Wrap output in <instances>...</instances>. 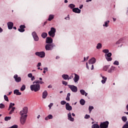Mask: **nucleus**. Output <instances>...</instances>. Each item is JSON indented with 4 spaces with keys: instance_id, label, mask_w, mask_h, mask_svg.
<instances>
[{
    "instance_id": "f257e3e1",
    "label": "nucleus",
    "mask_w": 128,
    "mask_h": 128,
    "mask_svg": "<svg viewBox=\"0 0 128 128\" xmlns=\"http://www.w3.org/2000/svg\"><path fill=\"white\" fill-rule=\"evenodd\" d=\"M30 88L32 92H38V90H40V84L34 83L30 86Z\"/></svg>"
},
{
    "instance_id": "f03ea898",
    "label": "nucleus",
    "mask_w": 128,
    "mask_h": 128,
    "mask_svg": "<svg viewBox=\"0 0 128 128\" xmlns=\"http://www.w3.org/2000/svg\"><path fill=\"white\" fill-rule=\"evenodd\" d=\"M54 48H56V44H47L45 46L46 50H52Z\"/></svg>"
},
{
    "instance_id": "7ed1b4c3",
    "label": "nucleus",
    "mask_w": 128,
    "mask_h": 128,
    "mask_svg": "<svg viewBox=\"0 0 128 128\" xmlns=\"http://www.w3.org/2000/svg\"><path fill=\"white\" fill-rule=\"evenodd\" d=\"M56 32V30L54 28H51L50 30L48 32V34L50 36H51V38H54Z\"/></svg>"
},
{
    "instance_id": "20e7f679",
    "label": "nucleus",
    "mask_w": 128,
    "mask_h": 128,
    "mask_svg": "<svg viewBox=\"0 0 128 128\" xmlns=\"http://www.w3.org/2000/svg\"><path fill=\"white\" fill-rule=\"evenodd\" d=\"M28 114V107H24L22 110L20 112L21 116H24Z\"/></svg>"
},
{
    "instance_id": "39448f33",
    "label": "nucleus",
    "mask_w": 128,
    "mask_h": 128,
    "mask_svg": "<svg viewBox=\"0 0 128 128\" xmlns=\"http://www.w3.org/2000/svg\"><path fill=\"white\" fill-rule=\"evenodd\" d=\"M108 124H110L108 121L102 122L100 124V128H108Z\"/></svg>"
},
{
    "instance_id": "423d86ee",
    "label": "nucleus",
    "mask_w": 128,
    "mask_h": 128,
    "mask_svg": "<svg viewBox=\"0 0 128 128\" xmlns=\"http://www.w3.org/2000/svg\"><path fill=\"white\" fill-rule=\"evenodd\" d=\"M26 118H28V114L24 115V116H21L20 118V122L22 124H26Z\"/></svg>"
},
{
    "instance_id": "0eeeda50",
    "label": "nucleus",
    "mask_w": 128,
    "mask_h": 128,
    "mask_svg": "<svg viewBox=\"0 0 128 128\" xmlns=\"http://www.w3.org/2000/svg\"><path fill=\"white\" fill-rule=\"evenodd\" d=\"M69 88L71 90L72 92H78V87L74 85H68Z\"/></svg>"
},
{
    "instance_id": "6e6552de",
    "label": "nucleus",
    "mask_w": 128,
    "mask_h": 128,
    "mask_svg": "<svg viewBox=\"0 0 128 128\" xmlns=\"http://www.w3.org/2000/svg\"><path fill=\"white\" fill-rule=\"evenodd\" d=\"M35 54L38 56H39V58H42L46 56V53L44 52H36Z\"/></svg>"
},
{
    "instance_id": "1a4fd4ad",
    "label": "nucleus",
    "mask_w": 128,
    "mask_h": 128,
    "mask_svg": "<svg viewBox=\"0 0 128 128\" xmlns=\"http://www.w3.org/2000/svg\"><path fill=\"white\" fill-rule=\"evenodd\" d=\"M32 36L35 42H38L40 38H38V34H36V32H32Z\"/></svg>"
},
{
    "instance_id": "9d476101",
    "label": "nucleus",
    "mask_w": 128,
    "mask_h": 128,
    "mask_svg": "<svg viewBox=\"0 0 128 128\" xmlns=\"http://www.w3.org/2000/svg\"><path fill=\"white\" fill-rule=\"evenodd\" d=\"M112 53L109 52L105 54V58L108 62H112Z\"/></svg>"
},
{
    "instance_id": "9b49d317",
    "label": "nucleus",
    "mask_w": 128,
    "mask_h": 128,
    "mask_svg": "<svg viewBox=\"0 0 128 128\" xmlns=\"http://www.w3.org/2000/svg\"><path fill=\"white\" fill-rule=\"evenodd\" d=\"M14 78L16 82H22V78L20 77H18V74H15L14 76Z\"/></svg>"
},
{
    "instance_id": "f8f14e48",
    "label": "nucleus",
    "mask_w": 128,
    "mask_h": 128,
    "mask_svg": "<svg viewBox=\"0 0 128 128\" xmlns=\"http://www.w3.org/2000/svg\"><path fill=\"white\" fill-rule=\"evenodd\" d=\"M74 74V78H73L74 82L76 84H78V80H80V76L76 74Z\"/></svg>"
},
{
    "instance_id": "ddd939ff",
    "label": "nucleus",
    "mask_w": 128,
    "mask_h": 128,
    "mask_svg": "<svg viewBox=\"0 0 128 128\" xmlns=\"http://www.w3.org/2000/svg\"><path fill=\"white\" fill-rule=\"evenodd\" d=\"M46 44H52V38L50 37H48L46 38Z\"/></svg>"
},
{
    "instance_id": "4468645a",
    "label": "nucleus",
    "mask_w": 128,
    "mask_h": 128,
    "mask_svg": "<svg viewBox=\"0 0 128 128\" xmlns=\"http://www.w3.org/2000/svg\"><path fill=\"white\" fill-rule=\"evenodd\" d=\"M24 28H26V26L24 25H21L20 26V28L18 29V30L20 32H24Z\"/></svg>"
},
{
    "instance_id": "2eb2a0df",
    "label": "nucleus",
    "mask_w": 128,
    "mask_h": 128,
    "mask_svg": "<svg viewBox=\"0 0 128 128\" xmlns=\"http://www.w3.org/2000/svg\"><path fill=\"white\" fill-rule=\"evenodd\" d=\"M96 58H92L90 60H89L88 64H96Z\"/></svg>"
},
{
    "instance_id": "dca6fc26",
    "label": "nucleus",
    "mask_w": 128,
    "mask_h": 128,
    "mask_svg": "<svg viewBox=\"0 0 128 128\" xmlns=\"http://www.w3.org/2000/svg\"><path fill=\"white\" fill-rule=\"evenodd\" d=\"M66 108L67 110L70 112V110H72V107L70 106V103H66Z\"/></svg>"
},
{
    "instance_id": "f3484780",
    "label": "nucleus",
    "mask_w": 128,
    "mask_h": 128,
    "mask_svg": "<svg viewBox=\"0 0 128 128\" xmlns=\"http://www.w3.org/2000/svg\"><path fill=\"white\" fill-rule=\"evenodd\" d=\"M68 120H70V122L74 121V118L72 117V113L69 112L68 114Z\"/></svg>"
},
{
    "instance_id": "a211bd4d",
    "label": "nucleus",
    "mask_w": 128,
    "mask_h": 128,
    "mask_svg": "<svg viewBox=\"0 0 128 128\" xmlns=\"http://www.w3.org/2000/svg\"><path fill=\"white\" fill-rule=\"evenodd\" d=\"M100 76L101 78H102V83L103 84H104V83L106 82V80H108V78L106 77H105L102 76V74H100Z\"/></svg>"
},
{
    "instance_id": "6ab92c4d",
    "label": "nucleus",
    "mask_w": 128,
    "mask_h": 128,
    "mask_svg": "<svg viewBox=\"0 0 128 128\" xmlns=\"http://www.w3.org/2000/svg\"><path fill=\"white\" fill-rule=\"evenodd\" d=\"M80 10L78 8H72V12H75L76 14H80Z\"/></svg>"
},
{
    "instance_id": "aec40b11",
    "label": "nucleus",
    "mask_w": 128,
    "mask_h": 128,
    "mask_svg": "<svg viewBox=\"0 0 128 128\" xmlns=\"http://www.w3.org/2000/svg\"><path fill=\"white\" fill-rule=\"evenodd\" d=\"M7 24L8 30H12V26H14V23L12 22H8Z\"/></svg>"
},
{
    "instance_id": "412c9836",
    "label": "nucleus",
    "mask_w": 128,
    "mask_h": 128,
    "mask_svg": "<svg viewBox=\"0 0 128 128\" xmlns=\"http://www.w3.org/2000/svg\"><path fill=\"white\" fill-rule=\"evenodd\" d=\"M14 92V94H16V96H20L22 94V92H20L18 90H15Z\"/></svg>"
},
{
    "instance_id": "4be33fe9",
    "label": "nucleus",
    "mask_w": 128,
    "mask_h": 128,
    "mask_svg": "<svg viewBox=\"0 0 128 128\" xmlns=\"http://www.w3.org/2000/svg\"><path fill=\"white\" fill-rule=\"evenodd\" d=\"M33 84H44V82L40 80H36L33 82Z\"/></svg>"
},
{
    "instance_id": "5701e85b",
    "label": "nucleus",
    "mask_w": 128,
    "mask_h": 128,
    "mask_svg": "<svg viewBox=\"0 0 128 128\" xmlns=\"http://www.w3.org/2000/svg\"><path fill=\"white\" fill-rule=\"evenodd\" d=\"M47 96H48V91L45 90L42 93V98H46Z\"/></svg>"
},
{
    "instance_id": "b1692460",
    "label": "nucleus",
    "mask_w": 128,
    "mask_h": 128,
    "mask_svg": "<svg viewBox=\"0 0 128 128\" xmlns=\"http://www.w3.org/2000/svg\"><path fill=\"white\" fill-rule=\"evenodd\" d=\"M114 68H116L114 66H112L108 70V72L109 73L114 72Z\"/></svg>"
},
{
    "instance_id": "393cba45",
    "label": "nucleus",
    "mask_w": 128,
    "mask_h": 128,
    "mask_svg": "<svg viewBox=\"0 0 128 128\" xmlns=\"http://www.w3.org/2000/svg\"><path fill=\"white\" fill-rule=\"evenodd\" d=\"M52 115L49 114L46 118H45V120H52Z\"/></svg>"
},
{
    "instance_id": "a878e982",
    "label": "nucleus",
    "mask_w": 128,
    "mask_h": 128,
    "mask_svg": "<svg viewBox=\"0 0 128 128\" xmlns=\"http://www.w3.org/2000/svg\"><path fill=\"white\" fill-rule=\"evenodd\" d=\"M62 78H64V80H68V75L64 74L62 75Z\"/></svg>"
},
{
    "instance_id": "bb28decb",
    "label": "nucleus",
    "mask_w": 128,
    "mask_h": 128,
    "mask_svg": "<svg viewBox=\"0 0 128 128\" xmlns=\"http://www.w3.org/2000/svg\"><path fill=\"white\" fill-rule=\"evenodd\" d=\"M13 106H14V104L10 102L8 108V110H10V108H14Z\"/></svg>"
},
{
    "instance_id": "cd10ccee",
    "label": "nucleus",
    "mask_w": 128,
    "mask_h": 128,
    "mask_svg": "<svg viewBox=\"0 0 128 128\" xmlns=\"http://www.w3.org/2000/svg\"><path fill=\"white\" fill-rule=\"evenodd\" d=\"M54 16L52 15V14H50L48 18V20H49V22H50V20H54Z\"/></svg>"
},
{
    "instance_id": "c85d7f7f",
    "label": "nucleus",
    "mask_w": 128,
    "mask_h": 128,
    "mask_svg": "<svg viewBox=\"0 0 128 128\" xmlns=\"http://www.w3.org/2000/svg\"><path fill=\"white\" fill-rule=\"evenodd\" d=\"M108 24H110V20H107V21L105 22L104 24H103V26L108 28Z\"/></svg>"
},
{
    "instance_id": "c756f323",
    "label": "nucleus",
    "mask_w": 128,
    "mask_h": 128,
    "mask_svg": "<svg viewBox=\"0 0 128 128\" xmlns=\"http://www.w3.org/2000/svg\"><path fill=\"white\" fill-rule=\"evenodd\" d=\"M102 48V44L98 43L97 44L96 48L97 50H100Z\"/></svg>"
},
{
    "instance_id": "7c9ffc66",
    "label": "nucleus",
    "mask_w": 128,
    "mask_h": 128,
    "mask_svg": "<svg viewBox=\"0 0 128 128\" xmlns=\"http://www.w3.org/2000/svg\"><path fill=\"white\" fill-rule=\"evenodd\" d=\"M42 38H46L48 36V34L46 32H42Z\"/></svg>"
},
{
    "instance_id": "2f4dec72",
    "label": "nucleus",
    "mask_w": 128,
    "mask_h": 128,
    "mask_svg": "<svg viewBox=\"0 0 128 128\" xmlns=\"http://www.w3.org/2000/svg\"><path fill=\"white\" fill-rule=\"evenodd\" d=\"M15 110H16V107L12 108V110L9 112V114H12Z\"/></svg>"
},
{
    "instance_id": "473e14b6",
    "label": "nucleus",
    "mask_w": 128,
    "mask_h": 128,
    "mask_svg": "<svg viewBox=\"0 0 128 128\" xmlns=\"http://www.w3.org/2000/svg\"><path fill=\"white\" fill-rule=\"evenodd\" d=\"M84 104H86V101L84 99H81L80 100V104L82 106H84Z\"/></svg>"
},
{
    "instance_id": "72a5a7b5",
    "label": "nucleus",
    "mask_w": 128,
    "mask_h": 128,
    "mask_svg": "<svg viewBox=\"0 0 128 128\" xmlns=\"http://www.w3.org/2000/svg\"><path fill=\"white\" fill-rule=\"evenodd\" d=\"M92 128H100V126L98 124H94L92 125Z\"/></svg>"
},
{
    "instance_id": "f704fd0d",
    "label": "nucleus",
    "mask_w": 128,
    "mask_h": 128,
    "mask_svg": "<svg viewBox=\"0 0 128 128\" xmlns=\"http://www.w3.org/2000/svg\"><path fill=\"white\" fill-rule=\"evenodd\" d=\"M70 93H68L67 94V96L66 98V100H68V102H70Z\"/></svg>"
},
{
    "instance_id": "c9c22d12",
    "label": "nucleus",
    "mask_w": 128,
    "mask_h": 128,
    "mask_svg": "<svg viewBox=\"0 0 128 128\" xmlns=\"http://www.w3.org/2000/svg\"><path fill=\"white\" fill-rule=\"evenodd\" d=\"M109 68H110V66H106L104 67L103 70H105V72H106V70H108Z\"/></svg>"
},
{
    "instance_id": "e433bc0d",
    "label": "nucleus",
    "mask_w": 128,
    "mask_h": 128,
    "mask_svg": "<svg viewBox=\"0 0 128 128\" xmlns=\"http://www.w3.org/2000/svg\"><path fill=\"white\" fill-rule=\"evenodd\" d=\"M122 121L124 122H126V120H128V118H126V116H123L122 118Z\"/></svg>"
},
{
    "instance_id": "4c0bfd02",
    "label": "nucleus",
    "mask_w": 128,
    "mask_h": 128,
    "mask_svg": "<svg viewBox=\"0 0 128 128\" xmlns=\"http://www.w3.org/2000/svg\"><path fill=\"white\" fill-rule=\"evenodd\" d=\"M11 118L12 117L10 116H6L4 118V120H6V122H8V120H10Z\"/></svg>"
},
{
    "instance_id": "58836bf2",
    "label": "nucleus",
    "mask_w": 128,
    "mask_h": 128,
    "mask_svg": "<svg viewBox=\"0 0 128 128\" xmlns=\"http://www.w3.org/2000/svg\"><path fill=\"white\" fill-rule=\"evenodd\" d=\"M24 90H26V85L23 84L20 88V90L22 92H24Z\"/></svg>"
},
{
    "instance_id": "ea45409f",
    "label": "nucleus",
    "mask_w": 128,
    "mask_h": 128,
    "mask_svg": "<svg viewBox=\"0 0 128 128\" xmlns=\"http://www.w3.org/2000/svg\"><path fill=\"white\" fill-rule=\"evenodd\" d=\"M80 92L82 96H84V94H86V91L84 90H80Z\"/></svg>"
},
{
    "instance_id": "a19ab883",
    "label": "nucleus",
    "mask_w": 128,
    "mask_h": 128,
    "mask_svg": "<svg viewBox=\"0 0 128 128\" xmlns=\"http://www.w3.org/2000/svg\"><path fill=\"white\" fill-rule=\"evenodd\" d=\"M122 128H128V121H126V124L124 125Z\"/></svg>"
},
{
    "instance_id": "79ce46f5",
    "label": "nucleus",
    "mask_w": 128,
    "mask_h": 128,
    "mask_svg": "<svg viewBox=\"0 0 128 128\" xmlns=\"http://www.w3.org/2000/svg\"><path fill=\"white\" fill-rule=\"evenodd\" d=\"M76 7V5L74 4H70L68 5V8H74Z\"/></svg>"
},
{
    "instance_id": "37998d69",
    "label": "nucleus",
    "mask_w": 128,
    "mask_h": 128,
    "mask_svg": "<svg viewBox=\"0 0 128 128\" xmlns=\"http://www.w3.org/2000/svg\"><path fill=\"white\" fill-rule=\"evenodd\" d=\"M110 50L108 49H104L102 50V52H104V54H108Z\"/></svg>"
},
{
    "instance_id": "c03bdc74",
    "label": "nucleus",
    "mask_w": 128,
    "mask_h": 128,
    "mask_svg": "<svg viewBox=\"0 0 128 128\" xmlns=\"http://www.w3.org/2000/svg\"><path fill=\"white\" fill-rule=\"evenodd\" d=\"M92 110H94V106H89V108H88L89 112L91 113L92 112Z\"/></svg>"
},
{
    "instance_id": "a18cd8bd",
    "label": "nucleus",
    "mask_w": 128,
    "mask_h": 128,
    "mask_svg": "<svg viewBox=\"0 0 128 128\" xmlns=\"http://www.w3.org/2000/svg\"><path fill=\"white\" fill-rule=\"evenodd\" d=\"M4 100H6V102H8V96H6V95H4Z\"/></svg>"
},
{
    "instance_id": "49530a36",
    "label": "nucleus",
    "mask_w": 128,
    "mask_h": 128,
    "mask_svg": "<svg viewBox=\"0 0 128 128\" xmlns=\"http://www.w3.org/2000/svg\"><path fill=\"white\" fill-rule=\"evenodd\" d=\"M122 42V39H120V40L116 42V44H120Z\"/></svg>"
},
{
    "instance_id": "de8ad7c7",
    "label": "nucleus",
    "mask_w": 128,
    "mask_h": 128,
    "mask_svg": "<svg viewBox=\"0 0 128 128\" xmlns=\"http://www.w3.org/2000/svg\"><path fill=\"white\" fill-rule=\"evenodd\" d=\"M114 64H115L116 66H118V64H120L118 61V60L114 61Z\"/></svg>"
},
{
    "instance_id": "09e8293b",
    "label": "nucleus",
    "mask_w": 128,
    "mask_h": 128,
    "mask_svg": "<svg viewBox=\"0 0 128 128\" xmlns=\"http://www.w3.org/2000/svg\"><path fill=\"white\" fill-rule=\"evenodd\" d=\"M60 104H62V106H64V105L66 104V102L64 100H62L60 102Z\"/></svg>"
},
{
    "instance_id": "8fccbe9b",
    "label": "nucleus",
    "mask_w": 128,
    "mask_h": 128,
    "mask_svg": "<svg viewBox=\"0 0 128 128\" xmlns=\"http://www.w3.org/2000/svg\"><path fill=\"white\" fill-rule=\"evenodd\" d=\"M0 108H4V104H0Z\"/></svg>"
},
{
    "instance_id": "3c124183",
    "label": "nucleus",
    "mask_w": 128,
    "mask_h": 128,
    "mask_svg": "<svg viewBox=\"0 0 128 128\" xmlns=\"http://www.w3.org/2000/svg\"><path fill=\"white\" fill-rule=\"evenodd\" d=\"M62 84H64V86H68V82L66 81H62Z\"/></svg>"
},
{
    "instance_id": "603ef678",
    "label": "nucleus",
    "mask_w": 128,
    "mask_h": 128,
    "mask_svg": "<svg viewBox=\"0 0 128 128\" xmlns=\"http://www.w3.org/2000/svg\"><path fill=\"white\" fill-rule=\"evenodd\" d=\"M90 118V115H88V114H86L84 116V118H86V120H88V118Z\"/></svg>"
},
{
    "instance_id": "864d4df0",
    "label": "nucleus",
    "mask_w": 128,
    "mask_h": 128,
    "mask_svg": "<svg viewBox=\"0 0 128 128\" xmlns=\"http://www.w3.org/2000/svg\"><path fill=\"white\" fill-rule=\"evenodd\" d=\"M52 106H54V104L52 103H50V104L48 105V108H50V110L52 108Z\"/></svg>"
},
{
    "instance_id": "5fc2aeb1",
    "label": "nucleus",
    "mask_w": 128,
    "mask_h": 128,
    "mask_svg": "<svg viewBox=\"0 0 128 128\" xmlns=\"http://www.w3.org/2000/svg\"><path fill=\"white\" fill-rule=\"evenodd\" d=\"M72 78H74V76L72 75H71L70 76H68V80H72Z\"/></svg>"
},
{
    "instance_id": "6e6d98bb",
    "label": "nucleus",
    "mask_w": 128,
    "mask_h": 128,
    "mask_svg": "<svg viewBox=\"0 0 128 128\" xmlns=\"http://www.w3.org/2000/svg\"><path fill=\"white\" fill-rule=\"evenodd\" d=\"M28 78H31L32 76V73H30L28 74Z\"/></svg>"
},
{
    "instance_id": "4d7b16f0",
    "label": "nucleus",
    "mask_w": 128,
    "mask_h": 128,
    "mask_svg": "<svg viewBox=\"0 0 128 128\" xmlns=\"http://www.w3.org/2000/svg\"><path fill=\"white\" fill-rule=\"evenodd\" d=\"M36 80V78H34V76H32V78H31V80Z\"/></svg>"
},
{
    "instance_id": "13d9d810",
    "label": "nucleus",
    "mask_w": 128,
    "mask_h": 128,
    "mask_svg": "<svg viewBox=\"0 0 128 128\" xmlns=\"http://www.w3.org/2000/svg\"><path fill=\"white\" fill-rule=\"evenodd\" d=\"M86 68H88V70H90V67H88V62L86 63Z\"/></svg>"
},
{
    "instance_id": "bf43d9fd",
    "label": "nucleus",
    "mask_w": 128,
    "mask_h": 128,
    "mask_svg": "<svg viewBox=\"0 0 128 128\" xmlns=\"http://www.w3.org/2000/svg\"><path fill=\"white\" fill-rule=\"evenodd\" d=\"M42 66V63L38 62L37 64V67L38 68V66Z\"/></svg>"
},
{
    "instance_id": "052dcab7",
    "label": "nucleus",
    "mask_w": 128,
    "mask_h": 128,
    "mask_svg": "<svg viewBox=\"0 0 128 128\" xmlns=\"http://www.w3.org/2000/svg\"><path fill=\"white\" fill-rule=\"evenodd\" d=\"M44 70H46V72H48V68H44Z\"/></svg>"
},
{
    "instance_id": "680f3d73",
    "label": "nucleus",
    "mask_w": 128,
    "mask_h": 128,
    "mask_svg": "<svg viewBox=\"0 0 128 128\" xmlns=\"http://www.w3.org/2000/svg\"><path fill=\"white\" fill-rule=\"evenodd\" d=\"M82 8H84V5L82 4L80 6L79 8H80V10H82Z\"/></svg>"
},
{
    "instance_id": "e2e57ef3",
    "label": "nucleus",
    "mask_w": 128,
    "mask_h": 128,
    "mask_svg": "<svg viewBox=\"0 0 128 128\" xmlns=\"http://www.w3.org/2000/svg\"><path fill=\"white\" fill-rule=\"evenodd\" d=\"M48 88H52V85H49L48 86Z\"/></svg>"
},
{
    "instance_id": "0e129e2a",
    "label": "nucleus",
    "mask_w": 128,
    "mask_h": 128,
    "mask_svg": "<svg viewBox=\"0 0 128 128\" xmlns=\"http://www.w3.org/2000/svg\"><path fill=\"white\" fill-rule=\"evenodd\" d=\"M2 32H3L2 28L0 27V33Z\"/></svg>"
},
{
    "instance_id": "69168bd1",
    "label": "nucleus",
    "mask_w": 128,
    "mask_h": 128,
    "mask_svg": "<svg viewBox=\"0 0 128 128\" xmlns=\"http://www.w3.org/2000/svg\"><path fill=\"white\" fill-rule=\"evenodd\" d=\"M92 0H86V2H92Z\"/></svg>"
},
{
    "instance_id": "338daca9",
    "label": "nucleus",
    "mask_w": 128,
    "mask_h": 128,
    "mask_svg": "<svg viewBox=\"0 0 128 128\" xmlns=\"http://www.w3.org/2000/svg\"><path fill=\"white\" fill-rule=\"evenodd\" d=\"M94 68V65H92V68H91L92 70Z\"/></svg>"
},
{
    "instance_id": "774afa93",
    "label": "nucleus",
    "mask_w": 128,
    "mask_h": 128,
    "mask_svg": "<svg viewBox=\"0 0 128 128\" xmlns=\"http://www.w3.org/2000/svg\"><path fill=\"white\" fill-rule=\"evenodd\" d=\"M126 110L128 111V104L126 106Z\"/></svg>"
}]
</instances>
